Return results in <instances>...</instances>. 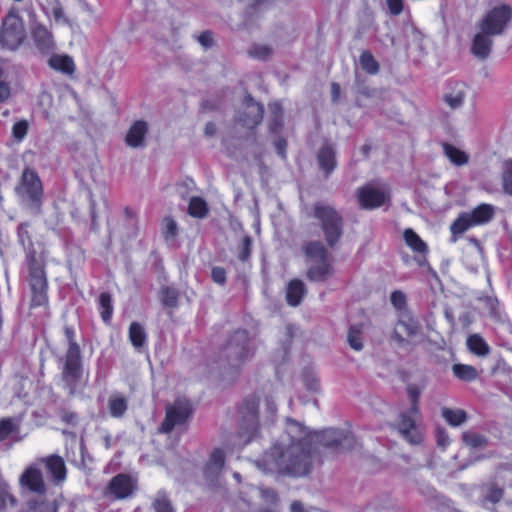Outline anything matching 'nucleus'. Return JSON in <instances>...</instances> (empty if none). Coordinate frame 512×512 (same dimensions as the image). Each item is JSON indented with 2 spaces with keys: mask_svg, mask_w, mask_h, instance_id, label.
I'll return each instance as SVG.
<instances>
[{
  "mask_svg": "<svg viewBox=\"0 0 512 512\" xmlns=\"http://www.w3.org/2000/svg\"><path fill=\"white\" fill-rule=\"evenodd\" d=\"M403 236L406 244L413 251L421 254H424L428 251L426 243L411 228L406 229Z\"/></svg>",
  "mask_w": 512,
  "mask_h": 512,
  "instance_id": "nucleus-38",
  "label": "nucleus"
},
{
  "mask_svg": "<svg viewBox=\"0 0 512 512\" xmlns=\"http://www.w3.org/2000/svg\"><path fill=\"white\" fill-rule=\"evenodd\" d=\"M495 212L496 209L492 204L482 203L470 211L459 213L450 225L449 242L454 244L471 228L489 223L494 218Z\"/></svg>",
  "mask_w": 512,
  "mask_h": 512,
  "instance_id": "nucleus-5",
  "label": "nucleus"
},
{
  "mask_svg": "<svg viewBox=\"0 0 512 512\" xmlns=\"http://www.w3.org/2000/svg\"><path fill=\"white\" fill-rule=\"evenodd\" d=\"M443 152L450 162L456 166H463L468 163L469 155L449 143H443Z\"/></svg>",
  "mask_w": 512,
  "mask_h": 512,
  "instance_id": "nucleus-32",
  "label": "nucleus"
},
{
  "mask_svg": "<svg viewBox=\"0 0 512 512\" xmlns=\"http://www.w3.org/2000/svg\"><path fill=\"white\" fill-rule=\"evenodd\" d=\"M435 437L437 445L443 449H445L450 444L449 435L444 428H437Z\"/></svg>",
  "mask_w": 512,
  "mask_h": 512,
  "instance_id": "nucleus-57",
  "label": "nucleus"
},
{
  "mask_svg": "<svg viewBox=\"0 0 512 512\" xmlns=\"http://www.w3.org/2000/svg\"><path fill=\"white\" fill-rule=\"evenodd\" d=\"M264 107L256 102L251 96L244 100V110L238 115V121L243 127L254 129L263 119Z\"/></svg>",
  "mask_w": 512,
  "mask_h": 512,
  "instance_id": "nucleus-17",
  "label": "nucleus"
},
{
  "mask_svg": "<svg viewBox=\"0 0 512 512\" xmlns=\"http://www.w3.org/2000/svg\"><path fill=\"white\" fill-rule=\"evenodd\" d=\"M492 36L493 35L485 34L482 31L475 35L471 47L474 56L480 59H486L489 56L493 44Z\"/></svg>",
  "mask_w": 512,
  "mask_h": 512,
  "instance_id": "nucleus-26",
  "label": "nucleus"
},
{
  "mask_svg": "<svg viewBox=\"0 0 512 512\" xmlns=\"http://www.w3.org/2000/svg\"><path fill=\"white\" fill-rule=\"evenodd\" d=\"M14 192L20 203L27 207L32 214L40 215L44 204V186L38 172L25 167L15 185Z\"/></svg>",
  "mask_w": 512,
  "mask_h": 512,
  "instance_id": "nucleus-2",
  "label": "nucleus"
},
{
  "mask_svg": "<svg viewBox=\"0 0 512 512\" xmlns=\"http://www.w3.org/2000/svg\"><path fill=\"white\" fill-rule=\"evenodd\" d=\"M252 239L249 235H245L241 238L233 252L237 259L245 262L250 258L251 254Z\"/></svg>",
  "mask_w": 512,
  "mask_h": 512,
  "instance_id": "nucleus-39",
  "label": "nucleus"
},
{
  "mask_svg": "<svg viewBox=\"0 0 512 512\" xmlns=\"http://www.w3.org/2000/svg\"><path fill=\"white\" fill-rule=\"evenodd\" d=\"M419 415L411 413V409L400 414L397 428L401 436L410 444H419L422 441L421 431L416 423Z\"/></svg>",
  "mask_w": 512,
  "mask_h": 512,
  "instance_id": "nucleus-18",
  "label": "nucleus"
},
{
  "mask_svg": "<svg viewBox=\"0 0 512 512\" xmlns=\"http://www.w3.org/2000/svg\"><path fill=\"white\" fill-rule=\"evenodd\" d=\"M503 496V490L497 486H490L487 494L485 495V500L491 503H497Z\"/></svg>",
  "mask_w": 512,
  "mask_h": 512,
  "instance_id": "nucleus-56",
  "label": "nucleus"
},
{
  "mask_svg": "<svg viewBox=\"0 0 512 512\" xmlns=\"http://www.w3.org/2000/svg\"><path fill=\"white\" fill-rule=\"evenodd\" d=\"M28 129L29 124L26 120H19L14 123L12 127V135L14 139L17 141H22L26 137Z\"/></svg>",
  "mask_w": 512,
  "mask_h": 512,
  "instance_id": "nucleus-50",
  "label": "nucleus"
},
{
  "mask_svg": "<svg viewBox=\"0 0 512 512\" xmlns=\"http://www.w3.org/2000/svg\"><path fill=\"white\" fill-rule=\"evenodd\" d=\"M307 293L304 282L300 279L291 280L286 287V301L289 306L297 307Z\"/></svg>",
  "mask_w": 512,
  "mask_h": 512,
  "instance_id": "nucleus-25",
  "label": "nucleus"
},
{
  "mask_svg": "<svg viewBox=\"0 0 512 512\" xmlns=\"http://www.w3.org/2000/svg\"><path fill=\"white\" fill-rule=\"evenodd\" d=\"M129 340L136 349L142 348L147 342V333L138 322H132L129 326Z\"/></svg>",
  "mask_w": 512,
  "mask_h": 512,
  "instance_id": "nucleus-34",
  "label": "nucleus"
},
{
  "mask_svg": "<svg viewBox=\"0 0 512 512\" xmlns=\"http://www.w3.org/2000/svg\"><path fill=\"white\" fill-rule=\"evenodd\" d=\"M19 485L22 489L37 496L45 495L47 485L38 463L31 464L23 470L19 478Z\"/></svg>",
  "mask_w": 512,
  "mask_h": 512,
  "instance_id": "nucleus-15",
  "label": "nucleus"
},
{
  "mask_svg": "<svg viewBox=\"0 0 512 512\" xmlns=\"http://www.w3.org/2000/svg\"><path fill=\"white\" fill-rule=\"evenodd\" d=\"M59 415H60L61 421L69 426L74 427L78 424L79 416L76 412H73V411H70L67 409H63L60 411Z\"/></svg>",
  "mask_w": 512,
  "mask_h": 512,
  "instance_id": "nucleus-53",
  "label": "nucleus"
},
{
  "mask_svg": "<svg viewBox=\"0 0 512 512\" xmlns=\"http://www.w3.org/2000/svg\"><path fill=\"white\" fill-rule=\"evenodd\" d=\"M31 224L28 221L21 222L17 226V238L18 242L24 246L31 248L33 247L32 235L30 232Z\"/></svg>",
  "mask_w": 512,
  "mask_h": 512,
  "instance_id": "nucleus-43",
  "label": "nucleus"
},
{
  "mask_svg": "<svg viewBox=\"0 0 512 512\" xmlns=\"http://www.w3.org/2000/svg\"><path fill=\"white\" fill-rule=\"evenodd\" d=\"M51 14L56 22L68 23V19L65 17L64 9L59 1H56L52 6Z\"/></svg>",
  "mask_w": 512,
  "mask_h": 512,
  "instance_id": "nucleus-55",
  "label": "nucleus"
},
{
  "mask_svg": "<svg viewBox=\"0 0 512 512\" xmlns=\"http://www.w3.org/2000/svg\"><path fill=\"white\" fill-rule=\"evenodd\" d=\"M466 91L467 87L463 82L450 81L447 84L443 100L451 109H457L463 105Z\"/></svg>",
  "mask_w": 512,
  "mask_h": 512,
  "instance_id": "nucleus-22",
  "label": "nucleus"
},
{
  "mask_svg": "<svg viewBox=\"0 0 512 512\" xmlns=\"http://www.w3.org/2000/svg\"><path fill=\"white\" fill-rule=\"evenodd\" d=\"M466 346L468 351L480 358L487 357L491 352V347L480 334H471L467 337Z\"/></svg>",
  "mask_w": 512,
  "mask_h": 512,
  "instance_id": "nucleus-27",
  "label": "nucleus"
},
{
  "mask_svg": "<svg viewBox=\"0 0 512 512\" xmlns=\"http://www.w3.org/2000/svg\"><path fill=\"white\" fill-rule=\"evenodd\" d=\"M303 382L307 390L318 392L320 383L317 375L312 370H305L303 373Z\"/></svg>",
  "mask_w": 512,
  "mask_h": 512,
  "instance_id": "nucleus-48",
  "label": "nucleus"
},
{
  "mask_svg": "<svg viewBox=\"0 0 512 512\" xmlns=\"http://www.w3.org/2000/svg\"><path fill=\"white\" fill-rule=\"evenodd\" d=\"M28 266V281L31 289V307H40L48 303V281L44 264L32 251L26 258Z\"/></svg>",
  "mask_w": 512,
  "mask_h": 512,
  "instance_id": "nucleus-7",
  "label": "nucleus"
},
{
  "mask_svg": "<svg viewBox=\"0 0 512 512\" xmlns=\"http://www.w3.org/2000/svg\"><path fill=\"white\" fill-rule=\"evenodd\" d=\"M272 49L265 44H254L248 50L249 56L258 59V60H266L272 55Z\"/></svg>",
  "mask_w": 512,
  "mask_h": 512,
  "instance_id": "nucleus-45",
  "label": "nucleus"
},
{
  "mask_svg": "<svg viewBox=\"0 0 512 512\" xmlns=\"http://www.w3.org/2000/svg\"><path fill=\"white\" fill-rule=\"evenodd\" d=\"M137 486L132 477L120 473L111 478L103 491V496L111 501H118L130 498Z\"/></svg>",
  "mask_w": 512,
  "mask_h": 512,
  "instance_id": "nucleus-14",
  "label": "nucleus"
},
{
  "mask_svg": "<svg viewBox=\"0 0 512 512\" xmlns=\"http://www.w3.org/2000/svg\"><path fill=\"white\" fill-rule=\"evenodd\" d=\"M31 38L37 50L41 54H48L55 47L51 30L42 23H35L31 26Z\"/></svg>",
  "mask_w": 512,
  "mask_h": 512,
  "instance_id": "nucleus-20",
  "label": "nucleus"
},
{
  "mask_svg": "<svg viewBox=\"0 0 512 512\" xmlns=\"http://www.w3.org/2000/svg\"><path fill=\"white\" fill-rule=\"evenodd\" d=\"M286 439L275 442L258 460L256 466L263 473H277L303 477L312 467L311 433L302 423L287 418Z\"/></svg>",
  "mask_w": 512,
  "mask_h": 512,
  "instance_id": "nucleus-1",
  "label": "nucleus"
},
{
  "mask_svg": "<svg viewBox=\"0 0 512 512\" xmlns=\"http://www.w3.org/2000/svg\"><path fill=\"white\" fill-rule=\"evenodd\" d=\"M37 463L44 466L47 474L55 484H62L66 480L67 468L65 461L61 456L51 454L46 457L39 458Z\"/></svg>",
  "mask_w": 512,
  "mask_h": 512,
  "instance_id": "nucleus-19",
  "label": "nucleus"
},
{
  "mask_svg": "<svg viewBox=\"0 0 512 512\" xmlns=\"http://www.w3.org/2000/svg\"><path fill=\"white\" fill-rule=\"evenodd\" d=\"M357 199L362 209L372 210L386 204L390 195L385 185L369 183L357 190Z\"/></svg>",
  "mask_w": 512,
  "mask_h": 512,
  "instance_id": "nucleus-13",
  "label": "nucleus"
},
{
  "mask_svg": "<svg viewBox=\"0 0 512 512\" xmlns=\"http://www.w3.org/2000/svg\"><path fill=\"white\" fill-rule=\"evenodd\" d=\"M362 69L370 75H375L379 72V64L374 56L369 51H364L359 58Z\"/></svg>",
  "mask_w": 512,
  "mask_h": 512,
  "instance_id": "nucleus-42",
  "label": "nucleus"
},
{
  "mask_svg": "<svg viewBox=\"0 0 512 512\" xmlns=\"http://www.w3.org/2000/svg\"><path fill=\"white\" fill-rule=\"evenodd\" d=\"M11 96V87L8 82L0 80V103L6 102Z\"/></svg>",
  "mask_w": 512,
  "mask_h": 512,
  "instance_id": "nucleus-61",
  "label": "nucleus"
},
{
  "mask_svg": "<svg viewBox=\"0 0 512 512\" xmlns=\"http://www.w3.org/2000/svg\"><path fill=\"white\" fill-rule=\"evenodd\" d=\"M407 394L411 401V413L414 415H420L418 401L421 395V389L417 385L411 384L407 387Z\"/></svg>",
  "mask_w": 512,
  "mask_h": 512,
  "instance_id": "nucleus-46",
  "label": "nucleus"
},
{
  "mask_svg": "<svg viewBox=\"0 0 512 512\" xmlns=\"http://www.w3.org/2000/svg\"><path fill=\"white\" fill-rule=\"evenodd\" d=\"M256 340L246 330L236 331L226 342V361L233 369L250 359L255 352Z\"/></svg>",
  "mask_w": 512,
  "mask_h": 512,
  "instance_id": "nucleus-9",
  "label": "nucleus"
},
{
  "mask_svg": "<svg viewBox=\"0 0 512 512\" xmlns=\"http://www.w3.org/2000/svg\"><path fill=\"white\" fill-rule=\"evenodd\" d=\"M452 372L456 378L464 382H472L479 377V371L474 366L468 364H454Z\"/></svg>",
  "mask_w": 512,
  "mask_h": 512,
  "instance_id": "nucleus-33",
  "label": "nucleus"
},
{
  "mask_svg": "<svg viewBox=\"0 0 512 512\" xmlns=\"http://www.w3.org/2000/svg\"><path fill=\"white\" fill-rule=\"evenodd\" d=\"M348 343L352 349L355 351H360L363 348L362 343V329L359 325H352L349 328L348 336H347Z\"/></svg>",
  "mask_w": 512,
  "mask_h": 512,
  "instance_id": "nucleus-44",
  "label": "nucleus"
},
{
  "mask_svg": "<svg viewBox=\"0 0 512 512\" xmlns=\"http://www.w3.org/2000/svg\"><path fill=\"white\" fill-rule=\"evenodd\" d=\"M282 118L283 117H279V118L270 117L269 129L272 133H278L280 131V129L282 128V125H283Z\"/></svg>",
  "mask_w": 512,
  "mask_h": 512,
  "instance_id": "nucleus-64",
  "label": "nucleus"
},
{
  "mask_svg": "<svg viewBox=\"0 0 512 512\" xmlns=\"http://www.w3.org/2000/svg\"><path fill=\"white\" fill-rule=\"evenodd\" d=\"M179 293L178 291L170 286H164L160 290V301L161 303L169 308H175L178 305Z\"/></svg>",
  "mask_w": 512,
  "mask_h": 512,
  "instance_id": "nucleus-40",
  "label": "nucleus"
},
{
  "mask_svg": "<svg viewBox=\"0 0 512 512\" xmlns=\"http://www.w3.org/2000/svg\"><path fill=\"white\" fill-rule=\"evenodd\" d=\"M286 147H287V142L285 139L279 138L275 141L276 152L283 159L286 157Z\"/></svg>",
  "mask_w": 512,
  "mask_h": 512,
  "instance_id": "nucleus-63",
  "label": "nucleus"
},
{
  "mask_svg": "<svg viewBox=\"0 0 512 512\" xmlns=\"http://www.w3.org/2000/svg\"><path fill=\"white\" fill-rule=\"evenodd\" d=\"M155 512H174L170 501L165 497H158L153 502Z\"/></svg>",
  "mask_w": 512,
  "mask_h": 512,
  "instance_id": "nucleus-54",
  "label": "nucleus"
},
{
  "mask_svg": "<svg viewBox=\"0 0 512 512\" xmlns=\"http://www.w3.org/2000/svg\"><path fill=\"white\" fill-rule=\"evenodd\" d=\"M390 301L397 310L401 311L406 307V296L399 290L391 293Z\"/></svg>",
  "mask_w": 512,
  "mask_h": 512,
  "instance_id": "nucleus-52",
  "label": "nucleus"
},
{
  "mask_svg": "<svg viewBox=\"0 0 512 512\" xmlns=\"http://www.w3.org/2000/svg\"><path fill=\"white\" fill-rule=\"evenodd\" d=\"M260 495H261V498L267 503L274 504L278 501V495L274 489L261 488Z\"/></svg>",
  "mask_w": 512,
  "mask_h": 512,
  "instance_id": "nucleus-59",
  "label": "nucleus"
},
{
  "mask_svg": "<svg viewBox=\"0 0 512 512\" xmlns=\"http://www.w3.org/2000/svg\"><path fill=\"white\" fill-rule=\"evenodd\" d=\"M193 415V407L190 401L186 399H176L172 405L166 407L164 420L162 421L159 432L164 434L171 433L175 427L186 425Z\"/></svg>",
  "mask_w": 512,
  "mask_h": 512,
  "instance_id": "nucleus-10",
  "label": "nucleus"
},
{
  "mask_svg": "<svg viewBox=\"0 0 512 512\" xmlns=\"http://www.w3.org/2000/svg\"><path fill=\"white\" fill-rule=\"evenodd\" d=\"M270 117H283V109L279 102H273L269 104Z\"/></svg>",
  "mask_w": 512,
  "mask_h": 512,
  "instance_id": "nucleus-62",
  "label": "nucleus"
},
{
  "mask_svg": "<svg viewBox=\"0 0 512 512\" xmlns=\"http://www.w3.org/2000/svg\"><path fill=\"white\" fill-rule=\"evenodd\" d=\"M16 429L11 418H2L0 420V442L6 440Z\"/></svg>",
  "mask_w": 512,
  "mask_h": 512,
  "instance_id": "nucleus-49",
  "label": "nucleus"
},
{
  "mask_svg": "<svg viewBox=\"0 0 512 512\" xmlns=\"http://www.w3.org/2000/svg\"><path fill=\"white\" fill-rule=\"evenodd\" d=\"M512 18V9L503 4L491 9L481 20L480 30L488 35H500Z\"/></svg>",
  "mask_w": 512,
  "mask_h": 512,
  "instance_id": "nucleus-11",
  "label": "nucleus"
},
{
  "mask_svg": "<svg viewBox=\"0 0 512 512\" xmlns=\"http://www.w3.org/2000/svg\"><path fill=\"white\" fill-rule=\"evenodd\" d=\"M317 160L321 170H323L326 175H329L336 168L335 150L329 144H325L320 148L317 154Z\"/></svg>",
  "mask_w": 512,
  "mask_h": 512,
  "instance_id": "nucleus-28",
  "label": "nucleus"
},
{
  "mask_svg": "<svg viewBox=\"0 0 512 512\" xmlns=\"http://www.w3.org/2000/svg\"><path fill=\"white\" fill-rule=\"evenodd\" d=\"M313 216L320 223L324 238L329 247H334L343 235V218L332 206L315 203Z\"/></svg>",
  "mask_w": 512,
  "mask_h": 512,
  "instance_id": "nucleus-8",
  "label": "nucleus"
},
{
  "mask_svg": "<svg viewBox=\"0 0 512 512\" xmlns=\"http://www.w3.org/2000/svg\"><path fill=\"white\" fill-rule=\"evenodd\" d=\"M462 440L471 448H484L488 444V439L485 436L473 431L463 432Z\"/></svg>",
  "mask_w": 512,
  "mask_h": 512,
  "instance_id": "nucleus-41",
  "label": "nucleus"
},
{
  "mask_svg": "<svg viewBox=\"0 0 512 512\" xmlns=\"http://www.w3.org/2000/svg\"><path fill=\"white\" fill-rule=\"evenodd\" d=\"M441 415L444 420L453 427L461 426L468 419V415L463 409H451L444 407L441 410Z\"/></svg>",
  "mask_w": 512,
  "mask_h": 512,
  "instance_id": "nucleus-35",
  "label": "nucleus"
},
{
  "mask_svg": "<svg viewBox=\"0 0 512 512\" xmlns=\"http://www.w3.org/2000/svg\"><path fill=\"white\" fill-rule=\"evenodd\" d=\"M303 249L306 257L312 263L329 259V253L320 241L307 242Z\"/></svg>",
  "mask_w": 512,
  "mask_h": 512,
  "instance_id": "nucleus-30",
  "label": "nucleus"
},
{
  "mask_svg": "<svg viewBox=\"0 0 512 512\" xmlns=\"http://www.w3.org/2000/svg\"><path fill=\"white\" fill-rule=\"evenodd\" d=\"M197 40L204 48H211L214 45L213 33L209 30L203 31Z\"/></svg>",
  "mask_w": 512,
  "mask_h": 512,
  "instance_id": "nucleus-58",
  "label": "nucleus"
},
{
  "mask_svg": "<svg viewBox=\"0 0 512 512\" xmlns=\"http://www.w3.org/2000/svg\"><path fill=\"white\" fill-rule=\"evenodd\" d=\"M315 436L320 444L330 449L348 451L357 445L356 438L349 431L328 428L315 433Z\"/></svg>",
  "mask_w": 512,
  "mask_h": 512,
  "instance_id": "nucleus-12",
  "label": "nucleus"
},
{
  "mask_svg": "<svg viewBox=\"0 0 512 512\" xmlns=\"http://www.w3.org/2000/svg\"><path fill=\"white\" fill-rule=\"evenodd\" d=\"M387 6L389 12L392 15L397 16L403 11V0H387Z\"/></svg>",
  "mask_w": 512,
  "mask_h": 512,
  "instance_id": "nucleus-60",
  "label": "nucleus"
},
{
  "mask_svg": "<svg viewBox=\"0 0 512 512\" xmlns=\"http://www.w3.org/2000/svg\"><path fill=\"white\" fill-rule=\"evenodd\" d=\"M98 305L102 321L105 324H110L114 311L110 293L102 292L98 298Z\"/></svg>",
  "mask_w": 512,
  "mask_h": 512,
  "instance_id": "nucleus-36",
  "label": "nucleus"
},
{
  "mask_svg": "<svg viewBox=\"0 0 512 512\" xmlns=\"http://www.w3.org/2000/svg\"><path fill=\"white\" fill-rule=\"evenodd\" d=\"M420 331L419 322L411 317L408 313H402L392 333V338L398 343L402 344L405 342L403 334L408 337H412L418 334Z\"/></svg>",
  "mask_w": 512,
  "mask_h": 512,
  "instance_id": "nucleus-21",
  "label": "nucleus"
},
{
  "mask_svg": "<svg viewBox=\"0 0 512 512\" xmlns=\"http://www.w3.org/2000/svg\"><path fill=\"white\" fill-rule=\"evenodd\" d=\"M165 226L163 235L165 239L174 238L177 235L178 227L175 220L172 217H166L164 219Z\"/></svg>",
  "mask_w": 512,
  "mask_h": 512,
  "instance_id": "nucleus-51",
  "label": "nucleus"
},
{
  "mask_svg": "<svg viewBox=\"0 0 512 512\" xmlns=\"http://www.w3.org/2000/svg\"><path fill=\"white\" fill-rule=\"evenodd\" d=\"M334 274V268L329 259L313 262L307 270V278L313 282H324Z\"/></svg>",
  "mask_w": 512,
  "mask_h": 512,
  "instance_id": "nucleus-24",
  "label": "nucleus"
},
{
  "mask_svg": "<svg viewBox=\"0 0 512 512\" xmlns=\"http://www.w3.org/2000/svg\"><path fill=\"white\" fill-rule=\"evenodd\" d=\"M48 65L56 70L67 75H72L75 72V63L69 55L53 54L49 60Z\"/></svg>",
  "mask_w": 512,
  "mask_h": 512,
  "instance_id": "nucleus-29",
  "label": "nucleus"
},
{
  "mask_svg": "<svg viewBox=\"0 0 512 512\" xmlns=\"http://www.w3.org/2000/svg\"><path fill=\"white\" fill-rule=\"evenodd\" d=\"M239 426L237 442L234 445L245 446L253 441L259 431V398L246 397L238 408Z\"/></svg>",
  "mask_w": 512,
  "mask_h": 512,
  "instance_id": "nucleus-4",
  "label": "nucleus"
},
{
  "mask_svg": "<svg viewBox=\"0 0 512 512\" xmlns=\"http://www.w3.org/2000/svg\"><path fill=\"white\" fill-rule=\"evenodd\" d=\"M188 214L193 218L203 219L208 215L209 208L206 201L199 196H193L189 200Z\"/></svg>",
  "mask_w": 512,
  "mask_h": 512,
  "instance_id": "nucleus-37",
  "label": "nucleus"
},
{
  "mask_svg": "<svg viewBox=\"0 0 512 512\" xmlns=\"http://www.w3.org/2000/svg\"><path fill=\"white\" fill-rule=\"evenodd\" d=\"M224 468V449L216 448L211 456L209 461L204 467L203 474L204 478L207 482L208 487L211 490H214L219 483L222 470Z\"/></svg>",
  "mask_w": 512,
  "mask_h": 512,
  "instance_id": "nucleus-16",
  "label": "nucleus"
},
{
  "mask_svg": "<svg viewBox=\"0 0 512 512\" xmlns=\"http://www.w3.org/2000/svg\"><path fill=\"white\" fill-rule=\"evenodd\" d=\"M28 39L24 20L15 9L9 10L0 26V46L4 50L17 51Z\"/></svg>",
  "mask_w": 512,
  "mask_h": 512,
  "instance_id": "nucleus-6",
  "label": "nucleus"
},
{
  "mask_svg": "<svg viewBox=\"0 0 512 512\" xmlns=\"http://www.w3.org/2000/svg\"><path fill=\"white\" fill-rule=\"evenodd\" d=\"M108 407L112 417L121 418L128 409V401L123 395L113 394L109 397Z\"/></svg>",
  "mask_w": 512,
  "mask_h": 512,
  "instance_id": "nucleus-31",
  "label": "nucleus"
},
{
  "mask_svg": "<svg viewBox=\"0 0 512 512\" xmlns=\"http://www.w3.org/2000/svg\"><path fill=\"white\" fill-rule=\"evenodd\" d=\"M504 191L512 196V159L505 161L502 173Z\"/></svg>",
  "mask_w": 512,
  "mask_h": 512,
  "instance_id": "nucleus-47",
  "label": "nucleus"
},
{
  "mask_svg": "<svg viewBox=\"0 0 512 512\" xmlns=\"http://www.w3.org/2000/svg\"><path fill=\"white\" fill-rule=\"evenodd\" d=\"M63 332L68 343V349L64 358L62 380L70 389V392L74 393L83 375L81 349L76 341V332L74 327L66 325Z\"/></svg>",
  "mask_w": 512,
  "mask_h": 512,
  "instance_id": "nucleus-3",
  "label": "nucleus"
},
{
  "mask_svg": "<svg viewBox=\"0 0 512 512\" xmlns=\"http://www.w3.org/2000/svg\"><path fill=\"white\" fill-rule=\"evenodd\" d=\"M148 133V124L144 120H136L128 129L125 136V143L128 147L139 148L144 146L145 137Z\"/></svg>",
  "mask_w": 512,
  "mask_h": 512,
  "instance_id": "nucleus-23",
  "label": "nucleus"
}]
</instances>
